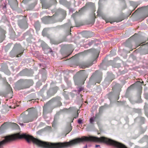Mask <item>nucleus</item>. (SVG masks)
<instances>
[{"label": "nucleus", "instance_id": "nucleus-1", "mask_svg": "<svg viewBox=\"0 0 148 148\" xmlns=\"http://www.w3.org/2000/svg\"><path fill=\"white\" fill-rule=\"evenodd\" d=\"M33 120V118L30 116H25L23 118V122L24 123H27L29 122L32 121Z\"/></svg>", "mask_w": 148, "mask_h": 148}, {"label": "nucleus", "instance_id": "nucleus-2", "mask_svg": "<svg viewBox=\"0 0 148 148\" xmlns=\"http://www.w3.org/2000/svg\"><path fill=\"white\" fill-rule=\"evenodd\" d=\"M42 22L45 24L49 23L50 20V18L49 16L43 17L42 18Z\"/></svg>", "mask_w": 148, "mask_h": 148}, {"label": "nucleus", "instance_id": "nucleus-3", "mask_svg": "<svg viewBox=\"0 0 148 148\" xmlns=\"http://www.w3.org/2000/svg\"><path fill=\"white\" fill-rule=\"evenodd\" d=\"M109 145H112L117 148H127L123 144H109Z\"/></svg>", "mask_w": 148, "mask_h": 148}, {"label": "nucleus", "instance_id": "nucleus-4", "mask_svg": "<svg viewBox=\"0 0 148 148\" xmlns=\"http://www.w3.org/2000/svg\"><path fill=\"white\" fill-rule=\"evenodd\" d=\"M42 8L45 9L48 8L51 6L50 4L47 3L42 2Z\"/></svg>", "mask_w": 148, "mask_h": 148}, {"label": "nucleus", "instance_id": "nucleus-5", "mask_svg": "<svg viewBox=\"0 0 148 148\" xmlns=\"http://www.w3.org/2000/svg\"><path fill=\"white\" fill-rule=\"evenodd\" d=\"M79 73L82 74L83 76H85L86 77L87 76V74L86 73L85 70H81L79 71Z\"/></svg>", "mask_w": 148, "mask_h": 148}, {"label": "nucleus", "instance_id": "nucleus-6", "mask_svg": "<svg viewBox=\"0 0 148 148\" xmlns=\"http://www.w3.org/2000/svg\"><path fill=\"white\" fill-rule=\"evenodd\" d=\"M41 45L42 47V49H44L47 48L48 47L47 45L44 42H42L41 44Z\"/></svg>", "mask_w": 148, "mask_h": 148}, {"label": "nucleus", "instance_id": "nucleus-7", "mask_svg": "<svg viewBox=\"0 0 148 148\" xmlns=\"http://www.w3.org/2000/svg\"><path fill=\"white\" fill-rule=\"evenodd\" d=\"M95 121V119L94 117H92L90 119L89 122L90 124L93 125L94 123V122Z\"/></svg>", "mask_w": 148, "mask_h": 148}, {"label": "nucleus", "instance_id": "nucleus-8", "mask_svg": "<svg viewBox=\"0 0 148 148\" xmlns=\"http://www.w3.org/2000/svg\"><path fill=\"white\" fill-rule=\"evenodd\" d=\"M35 28L37 29H40V25L38 23H35L34 25Z\"/></svg>", "mask_w": 148, "mask_h": 148}, {"label": "nucleus", "instance_id": "nucleus-9", "mask_svg": "<svg viewBox=\"0 0 148 148\" xmlns=\"http://www.w3.org/2000/svg\"><path fill=\"white\" fill-rule=\"evenodd\" d=\"M12 125L14 127L15 129H17L19 127V126L16 123H13L12 124Z\"/></svg>", "mask_w": 148, "mask_h": 148}, {"label": "nucleus", "instance_id": "nucleus-10", "mask_svg": "<svg viewBox=\"0 0 148 148\" xmlns=\"http://www.w3.org/2000/svg\"><path fill=\"white\" fill-rule=\"evenodd\" d=\"M18 25L19 27L22 28H23L24 27V24L23 22H21L19 23Z\"/></svg>", "mask_w": 148, "mask_h": 148}, {"label": "nucleus", "instance_id": "nucleus-11", "mask_svg": "<svg viewBox=\"0 0 148 148\" xmlns=\"http://www.w3.org/2000/svg\"><path fill=\"white\" fill-rule=\"evenodd\" d=\"M67 129H68V133H69L72 130V127L70 124H69L68 125L67 127Z\"/></svg>", "mask_w": 148, "mask_h": 148}, {"label": "nucleus", "instance_id": "nucleus-12", "mask_svg": "<svg viewBox=\"0 0 148 148\" xmlns=\"http://www.w3.org/2000/svg\"><path fill=\"white\" fill-rule=\"evenodd\" d=\"M80 66L82 68L84 69L86 68V67H88L89 66L88 65H86L85 64V63H83L82 64L80 65Z\"/></svg>", "mask_w": 148, "mask_h": 148}, {"label": "nucleus", "instance_id": "nucleus-13", "mask_svg": "<svg viewBox=\"0 0 148 148\" xmlns=\"http://www.w3.org/2000/svg\"><path fill=\"white\" fill-rule=\"evenodd\" d=\"M60 11L62 12L63 15L64 17V18L66 15V12L65 10H63L62 9H61Z\"/></svg>", "mask_w": 148, "mask_h": 148}, {"label": "nucleus", "instance_id": "nucleus-14", "mask_svg": "<svg viewBox=\"0 0 148 148\" xmlns=\"http://www.w3.org/2000/svg\"><path fill=\"white\" fill-rule=\"evenodd\" d=\"M47 30L46 29H44L42 32V35L44 36H45L46 34V31Z\"/></svg>", "mask_w": 148, "mask_h": 148}, {"label": "nucleus", "instance_id": "nucleus-15", "mask_svg": "<svg viewBox=\"0 0 148 148\" xmlns=\"http://www.w3.org/2000/svg\"><path fill=\"white\" fill-rule=\"evenodd\" d=\"M14 53V49H13L10 52V55L11 57H14L16 55V54H15V55H12V54H13Z\"/></svg>", "mask_w": 148, "mask_h": 148}, {"label": "nucleus", "instance_id": "nucleus-16", "mask_svg": "<svg viewBox=\"0 0 148 148\" xmlns=\"http://www.w3.org/2000/svg\"><path fill=\"white\" fill-rule=\"evenodd\" d=\"M46 109L45 107H43V114H45L46 113Z\"/></svg>", "mask_w": 148, "mask_h": 148}, {"label": "nucleus", "instance_id": "nucleus-17", "mask_svg": "<svg viewBox=\"0 0 148 148\" xmlns=\"http://www.w3.org/2000/svg\"><path fill=\"white\" fill-rule=\"evenodd\" d=\"M78 123L79 124H81L82 123V121L80 119H79L78 120Z\"/></svg>", "mask_w": 148, "mask_h": 148}, {"label": "nucleus", "instance_id": "nucleus-18", "mask_svg": "<svg viewBox=\"0 0 148 148\" xmlns=\"http://www.w3.org/2000/svg\"><path fill=\"white\" fill-rule=\"evenodd\" d=\"M83 90V88L82 87H79L78 88V91L79 92H80L82 90Z\"/></svg>", "mask_w": 148, "mask_h": 148}, {"label": "nucleus", "instance_id": "nucleus-19", "mask_svg": "<svg viewBox=\"0 0 148 148\" xmlns=\"http://www.w3.org/2000/svg\"><path fill=\"white\" fill-rule=\"evenodd\" d=\"M104 108V106H102L100 108H99V112H100L101 110L103 109Z\"/></svg>", "mask_w": 148, "mask_h": 148}, {"label": "nucleus", "instance_id": "nucleus-20", "mask_svg": "<svg viewBox=\"0 0 148 148\" xmlns=\"http://www.w3.org/2000/svg\"><path fill=\"white\" fill-rule=\"evenodd\" d=\"M148 106V105L147 103H145L144 107L145 109H146V108Z\"/></svg>", "mask_w": 148, "mask_h": 148}, {"label": "nucleus", "instance_id": "nucleus-21", "mask_svg": "<svg viewBox=\"0 0 148 148\" xmlns=\"http://www.w3.org/2000/svg\"><path fill=\"white\" fill-rule=\"evenodd\" d=\"M23 53V51H21V52H20L19 53V54L16 55V56H17V57H19V55L20 54H21V53Z\"/></svg>", "mask_w": 148, "mask_h": 148}, {"label": "nucleus", "instance_id": "nucleus-22", "mask_svg": "<svg viewBox=\"0 0 148 148\" xmlns=\"http://www.w3.org/2000/svg\"><path fill=\"white\" fill-rule=\"evenodd\" d=\"M78 113H77V115L76 116H75L74 118L75 119L78 116Z\"/></svg>", "mask_w": 148, "mask_h": 148}, {"label": "nucleus", "instance_id": "nucleus-23", "mask_svg": "<svg viewBox=\"0 0 148 148\" xmlns=\"http://www.w3.org/2000/svg\"><path fill=\"white\" fill-rule=\"evenodd\" d=\"M54 88L56 90V91L58 89V88L57 87H56Z\"/></svg>", "mask_w": 148, "mask_h": 148}, {"label": "nucleus", "instance_id": "nucleus-24", "mask_svg": "<svg viewBox=\"0 0 148 148\" xmlns=\"http://www.w3.org/2000/svg\"><path fill=\"white\" fill-rule=\"evenodd\" d=\"M101 78L100 79L99 81L97 82L98 83H99L101 82Z\"/></svg>", "mask_w": 148, "mask_h": 148}, {"label": "nucleus", "instance_id": "nucleus-25", "mask_svg": "<svg viewBox=\"0 0 148 148\" xmlns=\"http://www.w3.org/2000/svg\"><path fill=\"white\" fill-rule=\"evenodd\" d=\"M52 90V89H50L48 92H47V93L48 94L49 93V92H50V91H51Z\"/></svg>", "mask_w": 148, "mask_h": 148}, {"label": "nucleus", "instance_id": "nucleus-26", "mask_svg": "<svg viewBox=\"0 0 148 148\" xmlns=\"http://www.w3.org/2000/svg\"><path fill=\"white\" fill-rule=\"evenodd\" d=\"M61 102H59V106H61Z\"/></svg>", "mask_w": 148, "mask_h": 148}, {"label": "nucleus", "instance_id": "nucleus-27", "mask_svg": "<svg viewBox=\"0 0 148 148\" xmlns=\"http://www.w3.org/2000/svg\"><path fill=\"white\" fill-rule=\"evenodd\" d=\"M19 124L21 126H23L24 125L23 123H19Z\"/></svg>", "mask_w": 148, "mask_h": 148}, {"label": "nucleus", "instance_id": "nucleus-28", "mask_svg": "<svg viewBox=\"0 0 148 148\" xmlns=\"http://www.w3.org/2000/svg\"><path fill=\"white\" fill-rule=\"evenodd\" d=\"M87 145H86L84 147V148H87Z\"/></svg>", "mask_w": 148, "mask_h": 148}, {"label": "nucleus", "instance_id": "nucleus-29", "mask_svg": "<svg viewBox=\"0 0 148 148\" xmlns=\"http://www.w3.org/2000/svg\"><path fill=\"white\" fill-rule=\"evenodd\" d=\"M99 146H100V145H95V147H99Z\"/></svg>", "mask_w": 148, "mask_h": 148}, {"label": "nucleus", "instance_id": "nucleus-30", "mask_svg": "<svg viewBox=\"0 0 148 148\" xmlns=\"http://www.w3.org/2000/svg\"><path fill=\"white\" fill-rule=\"evenodd\" d=\"M5 35H3V39H4L5 38Z\"/></svg>", "mask_w": 148, "mask_h": 148}, {"label": "nucleus", "instance_id": "nucleus-31", "mask_svg": "<svg viewBox=\"0 0 148 148\" xmlns=\"http://www.w3.org/2000/svg\"><path fill=\"white\" fill-rule=\"evenodd\" d=\"M97 125H98V126H99V123L98 122H97Z\"/></svg>", "mask_w": 148, "mask_h": 148}, {"label": "nucleus", "instance_id": "nucleus-32", "mask_svg": "<svg viewBox=\"0 0 148 148\" xmlns=\"http://www.w3.org/2000/svg\"><path fill=\"white\" fill-rule=\"evenodd\" d=\"M148 16V15H147V16H145V17H144L143 18V19H144L145 18H146V17H147V16Z\"/></svg>", "mask_w": 148, "mask_h": 148}, {"label": "nucleus", "instance_id": "nucleus-33", "mask_svg": "<svg viewBox=\"0 0 148 148\" xmlns=\"http://www.w3.org/2000/svg\"><path fill=\"white\" fill-rule=\"evenodd\" d=\"M9 88H10V89H11V88L10 87H9Z\"/></svg>", "mask_w": 148, "mask_h": 148}, {"label": "nucleus", "instance_id": "nucleus-34", "mask_svg": "<svg viewBox=\"0 0 148 148\" xmlns=\"http://www.w3.org/2000/svg\"><path fill=\"white\" fill-rule=\"evenodd\" d=\"M83 9H84V8H82L81 9V10H83Z\"/></svg>", "mask_w": 148, "mask_h": 148}, {"label": "nucleus", "instance_id": "nucleus-35", "mask_svg": "<svg viewBox=\"0 0 148 148\" xmlns=\"http://www.w3.org/2000/svg\"><path fill=\"white\" fill-rule=\"evenodd\" d=\"M111 23H113V22H110Z\"/></svg>", "mask_w": 148, "mask_h": 148}, {"label": "nucleus", "instance_id": "nucleus-36", "mask_svg": "<svg viewBox=\"0 0 148 148\" xmlns=\"http://www.w3.org/2000/svg\"><path fill=\"white\" fill-rule=\"evenodd\" d=\"M101 0H99V1H101Z\"/></svg>", "mask_w": 148, "mask_h": 148}, {"label": "nucleus", "instance_id": "nucleus-37", "mask_svg": "<svg viewBox=\"0 0 148 148\" xmlns=\"http://www.w3.org/2000/svg\"><path fill=\"white\" fill-rule=\"evenodd\" d=\"M18 45V46H20V45H18H18Z\"/></svg>", "mask_w": 148, "mask_h": 148}, {"label": "nucleus", "instance_id": "nucleus-38", "mask_svg": "<svg viewBox=\"0 0 148 148\" xmlns=\"http://www.w3.org/2000/svg\"><path fill=\"white\" fill-rule=\"evenodd\" d=\"M56 91L55 92V93H56Z\"/></svg>", "mask_w": 148, "mask_h": 148}]
</instances>
